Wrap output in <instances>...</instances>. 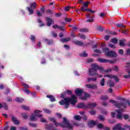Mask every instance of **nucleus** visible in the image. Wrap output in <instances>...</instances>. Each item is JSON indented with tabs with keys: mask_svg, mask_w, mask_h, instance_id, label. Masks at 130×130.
I'll use <instances>...</instances> for the list:
<instances>
[{
	"mask_svg": "<svg viewBox=\"0 0 130 130\" xmlns=\"http://www.w3.org/2000/svg\"><path fill=\"white\" fill-rule=\"evenodd\" d=\"M108 84L110 87H113L114 86V82L111 81V80L108 81Z\"/></svg>",
	"mask_w": 130,
	"mask_h": 130,
	"instance_id": "473e14b6",
	"label": "nucleus"
},
{
	"mask_svg": "<svg viewBox=\"0 0 130 130\" xmlns=\"http://www.w3.org/2000/svg\"><path fill=\"white\" fill-rule=\"evenodd\" d=\"M22 85L26 89H27V88H29V86L27 84H26V83H22Z\"/></svg>",
	"mask_w": 130,
	"mask_h": 130,
	"instance_id": "49530a36",
	"label": "nucleus"
},
{
	"mask_svg": "<svg viewBox=\"0 0 130 130\" xmlns=\"http://www.w3.org/2000/svg\"><path fill=\"white\" fill-rule=\"evenodd\" d=\"M15 101L17 102H23V101H24V99L20 98H16L15 99Z\"/></svg>",
	"mask_w": 130,
	"mask_h": 130,
	"instance_id": "c756f323",
	"label": "nucleus"
},
{
	"mask_svg": "<svg viewBox=\"0 0 130 130\" xmlns=\"http://www.w3.org/2000/svg\"><path fill=\"white\" fill-rule=\"evenodd\" d=\"M51 34H52V36L53 37H54V38L57 37V34L56 33H55V32H53V31H52V33H51Z\"/></svg>",
	"mask_w": 130,
	"mask_h": 130,
	"instance_id": "de8ad7c7",
	"label": "nucleus"
},
{
	"mask_svg": "<svg viewBox=\"0 0 130 130\" xmlns=\"http://www.w3.org/2000/svg\"><path fill=\"white\" fill-rule=\"evenodd\" d=\"M30 40H31L32 41H35V36H30Z\"/></svg>",
	"mask_w": 130,
	"mask_h": 130,
	"instance_id": "bf43d9fd",
	"label": "nucleus"
},
{
	"mask_svg": "<svg viewBox=\"0 0 130 130\" xmlns=\"http://www.w3.org/2000/svg\"><path fill=\"white\" fill-rule=\"evenodd\" d=\"M46 98H49V99H50V101H51V102H53L55 101V99L52 95H47Z\"/></svg>",
	"mask_w": 130,
	"mask_h": 130,
	"instance_id": "412c9836",
	"label": "nucleus"
},
{
	"mask_svg": "<svg viewBox=\"0 0 130 130\" xmlns=\"http://www.w3.org/2000/svg\"><path fill=\"white\" fill-rule=\"evenodd\" d=\"M91 69H89V75L90 76H95V75H98L97 74V70H100V72L102 74H104V73H107L108 72H110L111 70L108 69L107 71H104V68L103 67H101L97 64H92L91 66Z\"/></svg>",
	"mask_w": 130,
	"mask_h": 130,
	"instance_id": "7ed1b4c3",
	"label": "nucleus"
},
{
	"mask_svg": "<svg viewBox=\"0 0 130 130\" xmlns=\"http://www.w3.org/2000/svg\"><path fill=\"white\" fill-rule=\"evenodd\" d=\"M117 28H125V25L122 23H119L117 24Z\"/></svg>",
	"mask_w": 130,
	"mask_h": 130,
	"instance_id": "a878e982",
	"label": "nucleus"
},
{
	"mask_svg": "<svg viewBox=\"0 0 130 130\" xmlns=\"http://www.w3.org/2000/svg\"><path fill=\"white\" fill-rule=\"evenodd\" d=\"M85 87L88 89H97V85L96 84H86Z\"/></svg>",
	"mask_w": 130,
	"mask_h": 130,
	"instance_id": "4468645a",
	"label": "nucleus"
},
{
	"mask_svg": "<svg viewBox=\"0 0 130 130\" xmlns=\"http://www.w3.org/2000/svg\"><path fill=\"white\" fill-rule=\"evenodd\" d=\"M77 96L75 95H72L71 99L66 98L63 100H62L59 102V103L60 105H64L65 108H69V106H70V103L75 106L76 104L77 103Z\"/></svg>",
	"mask_w": 130,
	"mask_h": 130,
	"instance_id": "f03ea898",
	"label": "nucleus"
},
{
	"mask_svg": "<svg viewBox=\"0 0 130 130\" xmlns=\"http://www.w3.org/2000/svg\"><path fill=\"white\" fill-rule=\"evenodd\" d=\"M100 85L102 86H105V79L104 78H103L100 82Z\"/></svg>",
	"mask_w": 130,
	"mask_h": 130,
	"instance_id": "cd10ccee",
	"label": "nucleus"
},
{
	"mask_svg": "<svg viewBox=\"0 0 130 130\" xmlns=\"http://www.w3.org/2000/svg\"><path fill=\"white\" fill-rule=\"evenodd\" d=\"M64 20L66 22H71V21H72V19H69L68 18H65Z\"/></svg>",
	"mask_w": 130,
	"mask_h": 130,
	"instance_id": "e2e57ef3",
	"label": "nucleus"
},
{
	"mask_svg": "<svg viewBox=\"0 0 130 130\" xmlns=\"http://www.w3.org/2000/svg\"><path fill=\"white\" fill-rule=\"evenodd\" d=\"M83 94L84 96L81 98V100H87V98H89V97H90V95L86 92H84Z\"/></svg>",
	"mask_w": 130,
	"mask_h": 130,
	"instance_id": "6ab92c4d",
	"label": "nucleus"
},
{
	"mask_svg": "<svg viewBox=\"0 0 130 130\" xmlns=\"http://www.w3.org/2000/svg\"><path fill=\"white\" fill-rule=\"evenodd\" d=\"M46 19L47 22V26L49 27L52 24V23H53V20H52V19L49 17H47Z\"/></svg>",
	"mask_w": 130,
	"mask_h": 130,
	"instance_id": "dca6fc26",
	"label": "nucleus"
},
{
	"mask_svg": "<svg viewBox=\"0 0 130 130\" xmlns=\"http://www.w3.org/2000/svg\"><path fill=\"white\" fill-rule=\"evenodd\" d=\"M126 53L128 55H130V49H128V50H126Z\"/></svg>",
	"mask_w": 130,
	"mask_h": 130,
	"instance_id": "774afa93",
	"label": "nucleus"
},
{
	"mask_svg": "<svg viewBox=\"0 0 130 130\" xmlns=\"http://www.w3.org/2000/svg\"><path fill=\"white\" fill-rule=\"evenodd\" d=\"M22 108L23 109H24V110H27V111L30 110V108L28 107H27L26 106H22Z\"/></svg>",
	"mask_w": 130,
	"mask_h": 130,
	"instance_id": "c9c22d12",
	"label": "nucleus"
},
{
	"mask_svg": "<svg viewBox=\"0 0 130 130\" xmlns=\"http://www.w3.org/2000/svg\"><path fill=\"white\" fill-rule=\"evenodd\" d=\"M99 119L100 120H104L105 119V118L103 117L102 115H100L99 116Z\"/></svg>",
	"mask_w": 130,
	"mask_h": 130,
	"instance_id": "09e8293b",
	"label": "nucleus"
},
{
	"mask_svg": "<svg viewBox=\"0 0 130 130\" xmlns=\"http://www.w3.org/2000/svg\"><path fill=\"white\" fill-rule=\"evenodd\" d=\"M98 128H102L103 127V124L100 123L98 125Z\"/></svg>",
	"mask_w": 130,
	"mask_h": 130,
	"instance_id": "5fc2aeb1",
	"label": "nucleus"
},
{
	"mask_svg": "<svg viewBox=\"0 0 130 130\" xmlns=\"http://www.w3.org/2000/svg\"><path fill=\"white\" fill-rule=\"evenodd\" d=\"M95 123H96L94 121H89L88 122V126H89V127H92V126L95 125Z\"/></svg>",
	"mask_w": 130,
	"mask_h": 130,
	"instance_id": "5701e85b",
	"label": "nucleus"
},
{
	"mask_svg": "<svg viewBox=\"0 0 130 130\" xmlns=\"http://www.w3.org/2000/svg\"><path fill=\"white\" fill-rule=\"evenodd\" d=\"M41 113H42V111L36 110L35 111L36 115H31L30 116V120L31 121H35L36 120H37V119H36V116L37 117H42V115L40 114Z\"/></svg>",
	"mask_w": 130,
	"mask_h": 130,
	"instance_id": "423d86ee",
	"label": "nucleus"
},
{
	"mask_svg": "<svg viewBox=\"0 0 130 130\" xmlns=\"http://www.w3.org/2000/svg\"><path fill=\"white\" fill-rule=\"evenodd\" d=\"M21 116H22V117L24 118L25 119H26V118H27V114H26V113H22L21 114Z\"/></svg>",
	"mask_w": 130,
	"mask_h": 130,
	"instance_id": "a18cd8bd",
	"label": "nucleus"
},
{
	"mask_svg": "<svg viewBox=\"0 0 130 130\" xmlns=\"http://www.w3.org/2000/svg\"><path fill=\"white\" fill-rule=\"evenodd\" d=\"M118 53L119 54H120L121 55H123V50L119 49V50H118Z\"/></svg>",
	"mask_w": 130,
	"mask_h": 130,
	"instance_id": "ea45409f",
	"label": "nucleus"
},
{
	"mask_svg": "<svg viewBox=\"0 0 130 130\" xmlns=\"http://www.w3.org/2000/svg\"><path fill=\"white\" fill-rule=\"evenodd\" d=\"M40 11L43 14H44V12H45V9H44V8L43 7L41 8Z\"/></svg>",
	"mask_w": 130,
	"mask_h": 130,
	"instance_id": "0e129e2a",
	"label": "nucleus"
},
{
	"mask_svg": "<svg viewBox=\"0 0 130 130\" xmlns=\"http://www.w3.org/2000/svg\"><path fill=\"white\" fill-rule=\"evenodd\" d=\"M70 40H71L70 38H66L61 39V42H68V41H70Z\"/></svg>",
	"mask_w": 130,
	"mask_h": 130,
	"instance_id": "b1692460",
	"label": "nucleus"
},
{
	"mask_svg": "<svg viewBox=\"0 0 130 130\" xmlns=\"http://www.w3.org/2000/svg\"><path fill=\"white\" fill-rule=\"evenodd\" d=\"M96 106V103H89L86 105V109L87 108H88L89 109H92V108H94Z\"/></svg>",
	"mask_w": 130,
	"mask_h": 130,
	"instance_id": "ddd939ff",
	"label": "nucleus"
},
{
	"mask_svg": "<svg viewBox=\"0 0 130 130\" xmlns=\"http://www.w3.org/2000/svg\"><path fill=\"white\" fill-rule=\"evenodd\" d=\"M109 47H111V48H116V47H115V46H114L113 44H109Z\"/></svg>",
	"mask_w": 130,
	"mask_h": 130,
	"instance_id": "603ef678",
	"label": "nucleus"
},
{
	"mask_svg": "<svg viewBox=\"0 0 130 130\" xmlns=\"http://www.w3.org/2000/svg\"><path fill=\"white\" fill-rule=\"evenodd\" d=\"M49 120L52 121L55 126H61V127H67V128H73V126L71 123H70V121L67 119L66 117H63V122L62 123H56V120L53 117H49Z\"/></svg>",
	"mask_w": 130,
	"mask_h": 130,
	"instance_id": "f257e3e1",
	"label": "nucleus"
},
{
	"mask_svg": "<svg viewBox=\"0 0 130 130\" xmlns=\"http://www.w3.org/2000/svg\"><path fill=\"white\" fill-rule=\"evenodd\" d=\"M80 32H88V29L87 28H82L81 29H80Z\"/></svg>",
	"mask_w": 130,
	"mask_h": 130,
	"instance_id": "79ce46f5",
	"label": "nucleus"
},
{
	"mask_svg": "<svg viewBox=\"0 0 130 130\" xmlns=\"http://www.w3.org/2000/svg\"><path fill=\"white\" fill-rule=\"evenodd\" d=\"M47 14H49L50 15H52L53 14V11L50 10H48L46 11Z\"/></svg>",
	"mask_w": 130,
	"mask_h": 130,
	"instance_id": "8fccbe9b",
	"label": "nucleus"
},
{
	"mask_svg": "<svg viewBox=\"0 0 130 130\" xmlns=\"http://www.w3.org/2000/svg\"><path fill=\"white\" fill-rule=\"evenodd\" d=\"M128 75H124V79H129V78H130V71L128 72Z\"/></svg>",
	"mask_w": 130,
	"mask_h": 130,
	"instance_id": "72a5a7b5",
	"label": "nucleus"
},
{
	"mask_svg": "<svg viewBox=\"0 0 130 130\" xmlns=\"http://www.w3.org/2000/svg\"><path fill=\"white\" fill-rule=\"evenodd\" d=\"M19 129L20 130H28V128L27 127H19Z\"/></svg>",
	"mask_w": 130,
	"mask_h": 130,
	"instance_id": "3c124183",
	"label": "nucleus"
},
{
	"mask_svg": "<svg viewBox=\"0 0 130 130\" xmlns=\"http://www.w3.org/2000/svg\"><path fill=\"white\" fill-rule=\"evenodd\" d=\"M80 55H81V56H83V57H85L86 56H88V54L87 53L84 52L83 53L81 54Z\"/></svg>",
	"mask_w": 130,
	"mask_h": 130,
	"instance_id": "a19ab883",
	"label": "nucleus"
},
{
	"mask_svg": "<svg viewBox=\"0 0 130 130\" xmlns=\"http://www.w3.org/2000/svg\"><path fill=\"white\" fill-rule=\"evenodd\" d=\"M77 108H84L87 109V105H85L84 103H80L77 105Z\"/></svg>",
	"mask_w": 130,
	"mask_h": 130,
	"instance_id": "a211bd4d",
	"label": "nucleus"
},
{
	"mask_svg": "<svg viewBox=\"0 0 130 130\" xmlns=\"http://www.w3.org/2000/svg\"><path fill=\"white\" fill-rule=\"evenodd\" d=\"M101 99L102 100H104V101L108 100V96H102L101 98Z\"/></svg>",
	"mask_w": 130,
	"mask_h": 130,
	"instance_id": "4c0bfd02",
	"label": "nucleus"
},
{
	"mask_svg": "<svg viewBox=\"0 0 130 130\" xmlns=\"http://www.w3.org/2000/svg\"><path fill=\"white\" fill-rule=\"evenodd\" d=\"M110 103H112V104H114V105L117 107L118 108H120V107H121V106L123 105L122 103H119L118 102L116 101H114L113 100H111L109 101Z\"/></svg>",
	"mask_w": 130,
	"mask_h": 130,
	"instance_id": "1a4fd4ad",
	"label": "nucleus"
},
{
	"mask_svg": "<svg viewBox=\"0 0 130 130\" xmlns=\"http://www.w3.org/2000/svg\"><path fill=\"white\" fill-rule=\"evenodd\" d=\"M66 94H67L66 92H63V93H62L60 95L61 98H64V97H66Z\"/></svg>",
	"mask_w": 130,
	"mask_h": 130,
	"instance_id": "13d9d810",
	"label": "nucleus"
},
{
	"mask_svg": "<svg viewBox=\"0 0 130 130\" xmlns=\"http://www.w3.org/2000/svg\"><path fill=\"white\" fill-rule=\"evenodd\" d=\"M43 111H44L45 113H47L48 114H49V113H51V111L49 110L48 109H44Z\"/></svg>",
	"mask_w": 130,
	"mask_h": 130,
	"instance_id": "2f4dec72",
	"label": "nucleus"
},
{
	"mask_svg": "<svg viewBox=\"0 0 130 130\" xmlns=\"http://www.w3.org/2000/svg\"><path fill=\"white\" fill-rule=\"evenodd\" d=\"M74 118L75 119V120H81L82 117H81L80 115H76L74 116Z\"/></svg>",
	"mask_w": 130,
	"mask_h": 130,
	"instance_id": "bb28decb",
	"label": "nucleus"
},
{
	"mask_svg": "<svg viewBox=\"0 0 130 130\" xmlns=\"http://www.w3.org/2000/svg\"><path fill=\"white\" fill-rule=\"evenodd\" d=\"M104 77H107L110 79H114L115 81L118 82V78H117V77H116V76H114L113 75H105Z\"/></svg>",
	"mask_w": 130,
	"mask_h": 130,
	"instance_id": "2eb2a0df",
	"label": "nucleus"
},
{
	"mask_svg": "<svg viewBox=\"0 0 130 130\" xmlns=\"http://www.w3.org/2000/svg\"><path fill=\"white\" fill-rule=\"evenodd\" d=\"M103 52L105 53V55L107 57H117V54L113 51H109V48H104L102 49Z\"/></svg>",
	"mask_w": 130,
	"mask_h": 130,
	"instance_id": "39448f33",
	"label": "nucleus"
},
{
	"mask_svg": "<svg viewBox=\"0 0 130 130\" xmlns=\"http://www.w3.org/2000/svg\"><path fill=\"white\" fill-rule=\"evenodd\" d=\"M94 52H95L96 53H102V51L99 49H95L94 50Z\"/></svg>",
	"mask_w": 130,
	"mask_h": 130,
	"instance_id": "c03bdc74",
	"label": "nucleus"
},
{
	"mask_svg": "<svg viewBox=\"0 0 130 130\" xmlns=\"http://www.w3.org/2000/svg\"><path fill=\"white\" fill-rule=\"evenodd\" d=\"M10 130H17V127L12 126L11 127H10Z\"/></svg>",
	"mask_w": 130,
	"mask_h": 130,
	"instance_id": "4d7b16f0",
	"label": "nucleus"
},
{
	"mask_svg": "<svg viewBox=\"0 0 130 130\" xmlns=\"http://www.w3.org/2000/svg\"><path fill=\"white\" fill-rule=\"evenodd\" d=\"M71 9V7L67 6L65 8V11H70V10Z\"/></svg>",
	"mask_w": 130,
	"mask_h": 130,
	"instance_id": "69168bd1",
	"label": "nucleus"
},
{
	"mask_svg": "<svg viewBox=\"0 0 130 130\" xmlns=\"http://www.w3.org/2000/svg\"><path fill=\"white\" fill-rule=\"evenodd\" d=\"M110 37L109 36H106L105 37V40H108V39H109V38H110Z\"/></svg>",
	"mask_w": 130,
	"mask_h": 130,
	"instance_id": "338daca9",
	"label": "nucleus"
},
{
	"mask_svg": "<svg viewBox=\"0 0 130 130\" xmlns=\"http://www.w3.org/2000/svg\"><path fill=\"white\" fill-rule=\"evenodd\" d=\"M122 112H123V111L122 110V109H120L118 110H116L115 113H112L111 116L112 117H114L115 114H116L117 118H118V119H120V120L122 119V117L125 120L129 119V115L124 114L122 115L121 114V113Z\"/></svg>",
	"mask_w": 130,
	"mask_h": 130,
	"instance_id": "20e7f679",
	"label": "nucleus"
},
{
	"mask_svg": "<svg viewBox=\"0 0 130 130\" xmlns=\"http://www.w3.org/2000/svg\"><path fill=\"white\" fill-rule=\"evenodd\" d=\"M53 28H54V29L57 28L58 29H60V30H61V31H63V30H64V28L63 27V26L58 27V25L56 24L53 25Z\"/></svg>",
	"mask_w": 130,
	"mask_h": 130,
	"instance_id": "4be33fe9",
	"label": "nucleus"
},
{
	"mask_svg": "<svg viewBox=\"0 0 130 130\" xmlns=\"http://www.w3.org/2000/svg\"><path fill=\"white\" fill-rule=\"evenodd\" d=\"M74 42L75 44H76V45H79V46H84V43L80 41H76Z\"/></svg>",
	"mask_w": 130,
	"mask_h": 130,
	"instance_id": "aec40b11",
	"label": "nucleus"
},
{
	"mask_svg": "<svg viewBox=\"0 0 130 130\" xmlns=\"http://www.w3.org/2000/svg\"><path fill=\"white\" fill-rule=\"evenodd\" d=\"M89 2H86L82 4V7H81V11L85 12V11H88V6H89Z\"/></svg>",
	"mask_w": 130,
	"mask_h": 130,
	"instance_id": "9d476101",
	"label": "nucleus"
},
{
	"mask_svg": "<svg viewBox=\"0 0 130 130\" xmlns=\"http://www.w3.org/2000/svg\"><path fill=\"white\" fill-rule=\"evenodd\" d=\"M41 122H47V121H46V120L43 118H41Z\"/></svg>",
	"mask_w": 130,
	"mask_h": 130,
	"instance_id": "680f3d73",
	"label": "nucleus"
},
{
	"mask_svg": "<svg viewBox=\"0 0 130 130\" xmlns=\"http://www.w3.org/2000/svg\"><path fill=\"white\" fill-rule=\"evenodd\" d=\"M111 42L112 43H113V44H117V39L116 38L112 39L111 41Z\"/></svg>",
	"mask_w": 130,
	"mask_h": 130,
	"instance_id": "c85d7f7f",
	"label": "nucleus"
},
{
	"mask_svg": "<svg viewBox=\"0 0 130 130\" xmlns=\"http://www.w3.org/2000/svg\"><path fill=\"white\" fill-rule=\"evenodd\" d=\"M125 42V40H120V46H124L125 45L124 44V43Z\"/></svg>",
	"mask_w": 130,
	"mask_h": 130,
	"instance_id": "393cba45",
	"label": "nucleus"
},
{
	"mask_svg": "<svg viewBox=\"0 0 130 130\" xmlns=\"http://www.w3.org/2000/svg\"><path fill=\"white\" fill-rule=\"evenodd\" d=\"M30 8L29 7H27V9L30 15H32L33 13H34V11H33V9H36V3H32L30 4Z\"/></svg>",
	"mask_w": 130,
	"mask_h": 130,
	"instance_id": "6e6552de",
	"label": "nucleus"
},
{
	"mask_svg": "<svg viewBox=\"0 0 130 130\" xmlns=\"http://www.w3.org/2000/svg\"><path fill=\"white\" fill-rule=\"evenodd\" d=\"M29 125L30 126H32V127H36L37 126V125L36 124H34L33 123H29Z\"/></svg>",
	"mask_w": 130,
	"mask_h": 130,
	"instance_id": "37998d69",
	"label": "nucleus"
},
{
	"mask_svg": "<svg viewBox=\"0 0 130 130\" xmlns=\"http://www.w3.org/2000/svg\"><path fill=\"white\" fill-rule=\"evenodd\" d=\"M2 107H4V108L5 109H8V105H7L6 104H3Z\"/></svg>",
	"mask_w": 130,
	"mask_h": 130,
	"instance_id": "052dcab7",
	"label": "nucleus"
},
{
	"mask_svg": "<svg viewBox=\"0 0 130 130\" xmlns=\"http://www.w3.org/2000/svg\"><path fill=\"white\" fill-rule=\"evenodd\" d=\"M87 11L89 12V13H91L92 14H94L95 13H96V11H92L91 9L87 10Z\"/></svg>",
	"mask_w": 130,
	"mask_h": 130,
	"instance_id": "864d4df0",
	"label": "nucleus"
},
{
	"mask_svg": "<svg viewBox=\"0 0 130 130\" xmlns=\"http://www.w3.org/2000/svg\"><path fill=\"white\" fill-rule=\"evenodd\" d=\"M122 124L118 123L113 127V130H126L125 128L122 127Z\"/></svg>",
	"mask_w": 130,
	"mask_h": 130,
	"instance_id": "9b49d317",
	"label": "nucleus"
},
{
	"mask_svg": "<svg viewBox=\"0 0 130 130\" xmlns=\"http://www.w3.org/2000/svg\"><path fill=\"white\" fill-rule=\"evenodd\" d=\"M11 119L12 121L14 122V124H16V125H19V124H20V121L18 120L17 117L14 116H12Z\"/></svg>",
	"mask_w": 130,
	"mask_h": 130,
	"instance_id": "f8f14e48",
	"label": "nucleus"
},
{
	"mask_svg": "<svg viewBox=\"0 0 130 130\" xmlns=\"http://www.w3.org/2000/svg\"><path fill=\"white\" fill-rule=\"evenodd\" d=\"M53 42L52 41H49V40L47 41V44H48V45H50V44H52Z\"/></svg>",
	"mask_w": 130,
	"mask_h": 130,
	"instance_id": "6e6d98bb",
	"label": "nucleus"
},
{
	"mask_svg": "<svg viewBox=\"0 0 130 130\" xmlns=\"http://www.w3.org/2000/svg\"><path fill=\"white\" fill-rule=\"evenodd\" d=\"M98 61L102 63L109 62V63H115V62H116V59L108 60L104 58H99L98 59Z\"/></svg>",
	"mask_w": 130,
	"mask_h": 130,
	"instance_id": "0eeeda50",
	"label": "nucleus"
},
{
	"mask_svg": "<svg viewBox=\"0 0 130 130\" xmlns=\"http://www.w3.org/2000/svg\"><path fill=\"white\" fill-rule=\"evenodd\" d=\"M96 80H97L96 78H87V82H91V81H92L93 82H95Z\"/></svg>",
	"mask_w": 130,
	"mask_h": 130,
	"instance_id": "7c9ffc66",
	"label": "nucleus"
},
{
	"mask_svg": "<svg viewBox=\"0 0 130 130\" xmlns=\"http://www.w3.org/2000/svg\"><path fill=\"white\" fill-rule=\"evenodd\" d=\"M130 67V61L126 63V70H128Z\"/></svg>",
	"mask_w": 130,
	"mask_h": 130,
	"instance_id": "e433bc0d",
	"label": "nucleus"
},
{
	"mask_svg": "<svg viewBox=\"0 0 130 130\" xmlns=\"http://www.w3.org/2000/svg\"><path fill=\"white\" fill-rule=\"evenodd\" d=\"M79 38H81V39H86V36L84 35L79 34Z\"/></svg>",
	"mask_w": 130,
	"mask_h": 130,
	"instance_id": "58836bf2",
	"label": "nucleus"
},
{
	"mask_svg": "<svg viewBox=\"0 0 130 130\" xmlns=\"http://www.w3.org/2000/svg\"><path fill=\"white\" fill-rule=\"evenodd\" d=\"M90 114H91V115H95L96 114V111H94V110H91V111H89Z\"/></svg>",
	"mask_w": 130,
	"mask_h": 130,
	"instance_id": "f704fd0d",
	"label": "nucleus"
},
{
	"mask_svg": "<svg viewBox=\"0 0 130 130\" xmlns=\"http://www.w3.org/2000/svg\"><path fill=\"white\" fill-rule=\"evenodd\" d=\"M75 93L76 95H78V96H82V94H83V89H80L79 88H77L75 90Z\"/></svg>",
	"mask_w": 130,
	"mask_h": 130,
	"instance_id": "f3484780",
	"label": "nucleus"
}]
</instances>
